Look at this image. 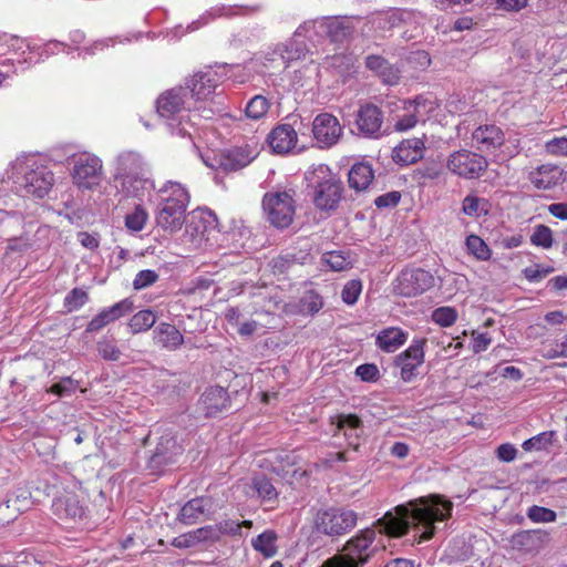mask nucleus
<instances>
[{"label":"nucleus","mask_w":567,"mask_h":567,"mask_svg":"<svg viewBox=\"0 0 567 567\" xmlns=\"http://www.w3.org/2000/svg\"><path fill=\"white\" fill-rule=\"evenodd\" d=\"M362 291V284L360 280H350L348 281L341 291L342 301L349 306L354 305L358 301V298Z\"/></svg>","instance_id":"nucleus-48"},{"label":"nucleus","mask_w":567,"mask_h":567,"mask_svg":"<svg viewBox=\"0 0 567 567\" xmlns=\"http://www.w3.org/2000/svg\"><path fill=\"white\" fill-rule=\"evenodd\" d=\"M156 317L151 310H141L130 320V328L133 333H140L148 330L155 324Z\"/></svg>","instance_id":"nucleus-40"},{"label":"nucleus","mask_w":567,"mask_h":567,"mask_svg":"<svg viewBox=\"0 0 567 567\" xmlns=\"http://www.w3.org/2000/svg\"><path fill=\"white\" fill-rule=\"evenodd\" d=\"M323 261L331 270L342 271L351 267L352 261L349 256L341 251H329L323 255Z\"/></svg>","instance_id":"nucleus-43"},{"label":"nucleus","mask_w":567,"mask_h":567,"mask_svg":"<svg viewBox=\"0 0 567 567\" xmlns=\"http://www.w3.org/2000/svg\"><path fill=\"white\" fill-rule=\"evenodd\" d=\"M260 152L259 143L251 138L234 146L220 155L219 165L225 172H236L248 166Z\"/></svg>","instance_id":"nucleus-14"},{"label":"nucleus","mask_w":567,"mask_h":567,"mask_svg":"<svg viewBox=\"0 0 567 567\" xmlns=\"http://www.w3.org/2000/svg\"><path fill=\"white\" fill-rule=\"evenodd\" d=\"M199 403L205 414L213 416L227 408V391L221 386H210L202 394Z\"/></svg>","instance_id":"nucleus-29"},{"label":"nucleus","mask_w":567,"mask_h":567,"mask_svg":"<svg viewBox=\"0 0 567 567\" xmlns=\"http://www.w3.org/2000/svg\"><path fill=\"white\" fill-rule=\"evenodd\" d=\"M453 504L440 496L430 495L399 505L375 522L380 533L390 537H401L413 532L417 543L430 540L439 529L437 524L450 518Z\"/></svg>","instance_id":"nucleus-1"},{"label":"nucleus","mask_w":567,"mask_h":567,"mask_svg":"<svg viewBox=\"0 0 567 567\" xmlns=\"http://www.w3.org/2000/svg\"><path fill=\"white\" fill-rule=\"evenodd\" d=\"M215 526L220 537L224 535H238L241 530V525L233 519L221 520Z\"/></svg>","instance_id":"nucleus-60"},{"label":"nucleus","mask_w":567,"mask_h":567,"mask_svg":"<svg viewBox=\"0 0 567 567\" xmlns=\"http://www.w3.org/2000/svg\"><path fill=\"white\" fill-rule=\"evenodd\" d=\"M349 186L355 190H364L374 178L372 166L368 163H357L349 172Z\"/></svg>","instance_id":"nucleus-36"},{"label":"nucleus","mask_w":567,"mask_h":567,"mask_svg":"<svg viewBox=\"0 0 567 567\" xmlns=\"http://www.w3.org/2000/svg\"><path fill=\"white\" fill-rule=\"evenodd\" d=\"M269 110V101L262 95H255L246 105L245 112L247 117L259 120L267 114Z\"/></svg>","instance_id":"nucleus-41"},{"label":"nucleus","mask_w":567,"mask_h":567,"mask_svg":"<svg viewBox=\"0 0 567 567\" xmlns=\"http://www.w3.org/2000/svg\"><path fill=\"white\" fill-rule=\"evenodd\" d=\"M559 176L557 166L542 165L529 174V181L538 189H550L558 184Z\"/></svg>","instance_id":"nucleus-34"},{"label":"nucleus","mask_w":567,"mask_h":567,"mask_svg":"<svg viewBox=\"0 0 567 567\" xmlns=\"http://www.w3.org/2000/svg\"><path fill=\"white\" fill-rule=\"evenodd\" d=\"M466 247L468 251L480 260H487L491 257V249L485 241L476 235H470L466 238Z\"/></svg>","instance_id":"nucleus-42"},{"label":"nucleus","mask_w":567,"mask_h":567,"mask_svg":"<svg viewBox=\"0 0 567 567\" xmlns=\"http://www.w3.org/2000/svg\"><path fill=\"white\" fill-rule=\"evenodd\" d=\"M457 319V312L452 307H440L432 312V320L441 327H450Z\"/></svg>","instance_id":"nucleus-47"},{"label":"nucleus","mask_w":567,"mask_h":567,"mask_svg":"<svg viewBox=\"0 0 567 567\" xmlns=\"http://www.w3.org/2000/svg\"><path fill=\"white\" fill-rule=\"evenodd\" d=\"M375 537L373 527L364 528L346 542L340 554L355 567H364L379 550Z\"/></svg>","instance_id":"nucleus-9"},{"label":"nucleus","mask_w":567,"mask_h":567,"mask_svg":"<svg viewBox=\"0 0 567 567\" xmlns=\"http://www.w3.org/2000/svg\"><path fill=\"white\" fill-rule=\"evenodd\" d=\"M383 122L381 110L373 104H365L360 107L357 114V126L360 133L368 137H377Z\"/></svg>","instance_id":"nucleus-22"},{"label":"nucleus","mask_w":567,"mask_h":567,"mask_svg":"<svg viewBox=\"0 0 567 567\" xmlns=\"http://www.w3.org/2000/svg\"><path fill=\"white\" fill-rule=\"evenodd\" d=\"M424 150L425 145L421 138H408L393 150V159L401 165H410L423 157Z\"/></svg>","instance_id":"nucleus-28"},{"label":"nucleus","mask_w":567,"mask_h":567,"mask_svg":"<svg viewBox=\"0 0 567 567\" xmlns=\"http://www.w3.org/2000/svg\"><path fill=\"white\" fill-rule=\"evenodd\" d=\"M361 22V19L322 18L309 23L310 29H315L317 33H326L331 41L341 42L350 37L355 25Z\"/></svg>","instance_id":"nucleus-17"},{"label":"nucleus","mask_w":567,"mask_h":567,"mask_svg":"<svg viewBox=\"0 0 567 567\" xmlns=\"http://www.w3.org/2000/svg\"><path fill=\"white\" fill-rule=\"evenodd\" d=\"M86 301V291L80 288H74L66 295L64 299V305L69 309V311H72L81 308Z\"/></svg>","instance_id":"nucleus-49"},{"label":"nucleus","mask_w":567,"mask_h":567,"mask_svg":"<svg viewBox=\"0 0 567 567\" xmlns=\"http://www.w3.org/2000/svg\"><path fill=\"white\" fill-rule=\"evenodd\" d=\"M408 333L400 328H388L379 332L378 347L385 352H394L405 343Z\"/></svg>","instance_id":"nucleus-35"},{"label":"nucleus","mask_w":567,"mask_h":567,"mask_svg":"<svg viewBox=\"0 0 567 567\" xmlns=\"http://www.w3.org/2000/svg\"><path fill=\"white\" fill-rule=\"evenodd\" d=\"M158 192L162 202L156 215L157 225L169 231L181 229L190 199L188 190L181 183L168 181Z\"/></svg>","instance_id":"nucleus-4"},{"label":"nucleus","mask_w":567,"mask_h":567,"mask_svg":"<svg viewBox=\"0 0 567 567\" xmlns=\"http://www.w3.org/2000/svg\"><path fill=\"white\" fill-rule=\"evenodd\" d=\"M534 246L548 249L553 246V231L548 226L537 225L530 236Z\"/></svg>","instance_id":"nucleus-44"},{"label":"nucleus","mask_w":567,"mask_h":567,"mask_svg":"<svg viewBox=\"0 0 567 567\" xmlns=\"http://www.w3.org/2000/svg\"><path fill=\"white\" fill-rule=\"evenodd\" d=\"M342 133L338 118L329 113L317 115L312 123V134L319 147L334 145Z\"/></svg>","instance_id":"nucleus-16"},{"label":"nucleus","mask_w":567,"mask_h":567,"mask_svg":"<svg viewBox=\"0 0 567 567\" xmlns=\"http://www.w3.org/2000/svg\"><path fill=\"white\" fill-rule=\"evenodd\" d=\"M433 275L424 269H405L398 277L395 291L403 297H415L434 286Z\"/></svg>","instance_id":"nucleus-13"},{"label":"nucleus","mask_w":567,"mask_h":567,"mask_svg":"<svg viewBox=\"0 0 567 567\" xmlns=\"http://www.w3.org/2000/svg\"><path fill=\"white\" fill-rule=\"evenodd\" d=\"M212 230L203 214L193 212L186 220L185 229L179 237L181 245L188 251L205 249L208 246Z\"/></svg>","instance_id":"nucleus-12"},{"label":"nucleus","mask_w":567,"mask_h":567,"mask_svg":"<svg viewBox=\"0 0 567 567\" xmlns=\"http://www.w3.org/2000/svg\"><path fill=\"white\" fill-rule=\"evenodd\" d=\"M553 271V268H543L538 265L527 267L524 270L526 279L529 281H539Z\"/></svg>","instance_id":"nucleus-61"},{"label":"nucleus","mask_w":567,"mask_h":567,"mask_svg":"<svg viewBox=\"0 0 567 567\" xmlns=\"http://www.w3.org/2000/svg\"><path fill=\"white\" fill-rule=\"evenodd\" d=\"M197 535V540L200 543H216L220 539V536L217 532L215 525H208L200 528L195 529Z\"/></svg>","instance_id":"nucleus-56"},{"label":"nucleus","mask_w":567,"mask_h":567,"mask_svg":"<svg viewBox=\"0 0 567 567\" xmlns=\"http://www.w3.org/2000/svg\"><path fill=\"white\" fill-rule=\"evenodd\" d=\"M337 420L336 434L342 433L349 445L357 450L363 433L361 420L354 414L339 415Z\"/></svg>","instance_id":"nucleus-31"},{"label":"nucleus","mask_w":567,"mask_h":567,"mask_svg":"<svg viewBox=\"0 0 567 567\" xmlns=\"http://www.w3.org/2000/svg\"><path fill=\"white\" fill-rule=\"evenodd\" d=\"M551 436V432H543L536 436L526 440L522 446L525 451H540L550 443Z\"/></svg>","instance_id":"nucleus-52"},{"label":"nucleus","mask_w":567,"mask_h":567,"mask_svg":"<svg viewBox=\"0 0 567 567\" xmlns=\"http://www.w3.org/2000/svg\"><path fill=\"white\" fill-rule=\"evenodd\" d=\"M491 210V204L486 198L475 194H468L462 202V212L472 218H481L486 216Z\"/></svg>","instance_id":"nucleus-38"},{"label":"nucleus","mask_w":567,"mask_h":567,"mask_svg":"<svg viewBox=\"0 0 567 567\" xmlns=\"http://www.w3.org/2000/svg\"><path fill=\"white\" fill-rule=\"evenodd\" d=\"M546 151L557 156H567V138L556 137L546 143Z\"/></svg>","instance_id":"nucleus-58"},{"label":"nucleus","mask_w":567,"mask_h":567,"mask_svg":"<svg viewBox=\"0 0 567 567\" xmlns=\"http://www.w3.org/2000/svg\"><path fill=\"white\" fill-rule=\"evenodd\" d=\"M472 140L477 150L489 152L503 145L505 135L498 126L485 124L473 132Z\"/></svg>","instance_id":"nucleus-23"},{"label":"nucleus","mask_w":567,"mask_h":567,"mask_svg":"<svg viewBox=\"0 0 567 567\" xmlns=\"http://www.w3.org/2000/svg\"><path fill=\"white\" fill-rule=\"evenodd\" d=\"M103 163L93 154H81L74 159L73 183L81 189H94L102 182Z\"/></svg>","instance_id":"nucleus-11"},{"label":"nucleus","mask_w":567,"mask_h":567,"mask_svg":"<svg viewBox=\"0 0 567 567\" xmlns=\"http://www.w3.org/2000/svg\"><path fill=\"white\" fill-rule=\"evenodd\" d=\"M278 535L274 529H266L251 539V547L265 558H272L278 553Z\"/></svg>","instance_id":"nucleus-37"},{"label":"nucleus","mask_w":567,"mask_h":567,"mask_svg":"<svg viewBox=\"0 0 567 567\" xmlns=\"http://www.w3.org/2000/svg\"><path fill=\"white\" fill-rule=\"evenodd\" d=\"M365 66L386 85H396L401 79V70L381 55H368Z\"/></svg>","instance_id":"nucleus-26"},{"label":"nucleus","mask_w":567,"mask_h":567,"mask_svg":"<svg viewBox=\"0 0 567 567\" xmlns=\"http://www.w3.org/2000/svg\"><path fill=\"white\" fill-rule=\"evenodd\" d=\"M221 79L223 76L213 68L199 71L188 79L185 87L188 89V96L194 105L197 102L206 101L214 93Z\"/></svg>","instance_id":"nucleus-15"},{"label":"nucleus","mask_w":567,"mask_h":567,"mask_svg":"<svg viewBox=\"0 0 567 567\" xmlns=\"http://www.w3.org/2000/svg\"><path fill=\"white\" fill-rule=\"evenodd\" d=\"M147 217L148 215L145 209L137 205L132 213L126 215L125 226L132 231H141L146 224Z\"/></svg>","instance_id":"nucleus-45"},{"label":"nucleus","mask_w":567,"mask_h":567,"mask_svg":"<svg viewBox=\"0 0 567 567\" xmlns=\"http://www.w3.org/2000/svg\"><path fill=\"white\" fill-rule=\"evenodd\" d=\"M99 354L110 361H117L121 357L120 349L111 341H100L97 343Z\"/></svg>","instance_id":"nucleus-54"},{"label":"nucleus","mask_w":567,"mask_h":567,"mask_svg":"<svg viewBox=\"0 0 567 567\" xmlns=\"http://www.w3.org/2000/svg\"><path fill=\"white\" fill-rule=\"evenodd\" d=\"M320 567H355V565L338 553L326 559Z\"/></svg>","instance_id":"nucleus-64"},{"label":"nucleus","mask_w":567,"mask_h":567,"mask_svg":"<svg viewBox=\"0 0 567 567\" xmlns=\"http://www.w3.org/2000/svg\"><path fill=\"white\" fill-rule=\"evenodd\" d=\"M182 446L177 443L175 436L165 434L161 436L159 442L150 460L154 467L172 463L174 457L182 454Z\"/></svg>","instance_id":"nucleus-27"},{"label":"nucleus","mask_w":567,"mask_h":567,"mask_svg":"<svg viewBox=\"0 0 567 567\" xmlns=\"http://www.w3.org/2000/svg\"><path fill=\"white\" fill-rule=\"evenodd\" d=\"M244 493L249 498H257L262 503H272L278 498V491L265 475L254 476L249 483L244 484Z\"/></svg>","instance_id":"nucleus-25"},{"label":"nucleus","mask_w":567,"mask_h":567,"mask_svg":"<svg viewBox=\"0 0 567 567\" xmlns=\"http://www.w3.org/2000/svg\"><path fill=\"white\" fill-rule=\"evenodd\" d=\"M104 310L107 313L110 321L112 322L128 313L132 310V302L127 299H124Z\"/></svg>","instance_id":"nucleus-55"},{"label":"nucleus","mask_w":567,"mask_h":567,"mask_svg":"<svg viewBox=\"0 0 567 567\" xmlns=\"http://www.w3.org/2000/svg\"><path fill=\"white\" fill-rule=\"evenodd\" d=\"M306 179L315 188L313 203L320 210H333L342 198V184L328 165L320 164L306 173Z\"/></svg>","instance_id":"nucleus-6"},{"label":"nucleus","mask_w":567,"mask_h":567,"mask_svg":"<svg viewBox=\"0 0 567 567\" xmlns=\"http://www.w3.org/2000/svg\"><path fill=\"white\" fill-rule=\"evenodd\" d=\"M52 509L54 515L64 522L76 523L85 516V507L81 504L79 496L73 493H65L55 497Z\"/></svg>","instance_id":"nucleus-19"},{"label":"nucleus","mask_w":567,"mask_h":567,"mask_svg":"<svg viewBox=\"0 0 567 567\" xmlns=\"http://www.w3.org/2000/svg\"><path fill=\"white\" fill-rule=\"evenodd\" d=\"M401 199V194L399 192H390L384 195H381L375 198L374 204L377 207H393L395 206Z\"/></svg>","instance_id":"nucleus-63"},{"label":"nucleus","mask_w":567,"mask_h":567,"mask_svg":"<svg viewBox=\"0 0 567 567\" xmlns=\"http://www.w3.org/2000/svg\"><path fill=\"white\" fill-rule=\"evenodd\" d=\"M496 455L498 460L509 463L516 458L517 450L513 444L504 443L497 447Z\"/></svg>","instance_id":"nucleus-62"},{"label":"nucleus","mask_w":567,"mask_h":567,"mask_svg":"<svg viewBox=\"0 0 567 567\" xmlns=\"http://www.w3.org/2000/svg\"><path fill=\"white\" fill-rule=\"evenodd\" d=\"M267 141L275 153L287 154L296 147L298 134L292 125L279 124L270 131Z\"/></svg>","instance_id":"nucleus-21"},{"label":"nucleus","mask_w":567,"mask_h":567,"mask_svg":"<svg viewBox=\"0 0 567 567\" xmlns=\"http://www.w3.org/2000/svg\"><path fill=\"white\" fill-rule=\"evenodd\" d=\"M11 178L27 194L39 198L49 193L54 182L52 172L32 155L18 157L13 162Z\"/></svg>","instance_id":"nucleus-3"},{"label":"nucleus","mask_w":567,"mask_h":567,"mask_svg":"<svg viewBox=\"0 0 567 567\" xmlns=\"http://www.w3.org/2000/svg\"><path fill=\"white\" fill-rule=\"evenodd\" d=\"M310 30V23L300 25L295 32L293 39L287 43L280 53L281 60L285 63L299 60L306 55L308 49L301 38L306 37V33Z\"/></svg>","instance_id":"nucleus-33"},{"label":"nucleus","mask_w":567,"mask_h":567,"mask_svg":"<svg viewBox=\"0 0 567 567\" xmlns=\"http://www.w3.org/2000/svg\"><path fill=\"white\" fill-rule=\"evenodd\" d=\"M424 103H425V99H423L422 96H417L413 101H409L408 102L409 106H405V110H410L413 106L414 113L406 114V115L402 116L401 118H399L394 126L395 130L403 132V131L413 128L417 123V115H416V113L419 112L417 109L421 105H424Z\"/></svg>","instance_id":"nucleus-39"},{"label":"nucleus","mask_w":567,"mask_h":567,"mask_svg":"<svg viewBox=\"0 0 567 567\" xmlns=\"http://www.w3.org/2000/svg\"><path fill=\"white\" fill-rule=\"evenodd\" d=\"M355 374L367 382L375 381L379 375V370L375 364H361L355 369Z\"/></svg>","instance_id":"nucleus-59"},{"label":"nucleus","mask_w":567,"mask_h":567,"mask_svg":"<svg viewBox=\"0 0 567 567\" xmlns=\"http://www.w3.org/2000/svg\"><path fill=\"white\" fill-rule=\"evenodd\" d=\"M212 501L209 497H196L188 501L181 508L178 520L185 525H194L210 514Z\"/></svg>","instance_id":"nucleus-24"},{"label":"nucleus","mask_w":567,"mask_h":567,"mask_svg":"<svg viewBox=\"0 0 567 567\" xmlns=\"http://www.w3.org/2000/svg\"><path fill=\"white\" fill-rule=\"evenodd\" d=\"M195 107L192 99L188 96V89L176 86L162 93L156 101V111L158 116L165 121V124L177 134L185 136L188 134L184 122L188 118V113Z\"/></svg>","instance_id":"nucleus-5"},{"label":"nucleus","mask_w":567,"mask_h":567,"mask_svg":"<svg viewBox=\"0 0 567 567\" xmlns=\"http://www.w3.org/2000/svg\"><path fill=\"white\" fill-rule=\"evenodd\" d=\"M550 542V534L545 529L522 530L513 535L512 545L525 553H538Z\"/></svg>","instance_id":"nucleus-20"},{"label":"nucleus","mask_w":567,"mask_h":567,"mask_svg":"<svg viewBox=\"0 0 567 567\" xmlns=\"http://www.w3.org/2000/svg\"><path fill=\"white\" fill-rule=\"evenodd\" d=\"M262 207L269 223L277 228H287L293 220L296 207L291 190L267 193Z\"/></svg>","instance_id":"nucleus-8"},{"label":"nucleus","mask_w":567,"mask_h":567,"mask_svg":"<svg viewBox=\"0 0 567 567\" xmlns=\"http://www.w3.org/2000/svg\"><path fill=\"white\" fill-rule=\"evenodd\" d=\"M358 524V514L347 507H327L317 512L315 527L318 533L339 537L351 532Z\"/></svg>","instance_id":"nucleus-7"},{"label":"nucleus","mask_w":567,"mask_h":567,"mask_svg":"<svg viewBox=\"0 0 567 567\" xmlns=\"http://www.w3.org/2000/svg\"><path fill=\"white\" fill-rule=\"evenodd\" d=\"M112 184L117 194L140 200L154 188V183L148 177L147 164L141 154L133 151H123L114 158Z\"/></svg>","instance_id":"nucleus-2"},{"label":"nucleus","mask_w":567,"mask_h":567,"mask_svg":"<svg viewBox=\"0 0 567 567\" xmlns=\"http://www.w3.org/2000/svg\"><path fill=\"white\" fill-rule=\"evenodd\" d=\"M154 340L157 344L169 351H175L185 343V339L179 330L167 322H161L154 329Z\"/></svg>","instance_id":"nucleus-32"},{"label":"nucleus","mask_w":567,"mask_h":567,"mask_svg":"<svg viewBox=\"0 0 567 567\" xmlns=\"http://www.w3.org/2000/svg\"><path fill=\"white\" fill-rule=\"evenodd\" d=\"M199 544L195 530L182 534L172 540V545L175 548H189Z\"/></svg>","instance_id":"nucleus-57"},{"label":"nucleus","mask_w":567,"mask_h":567,"mask_svg":"<svg viewBox=\"0 0 567 567\" xmlns=\"http://www.w3.org/2000/svg\"><path fill=\"white\" fill-rule=\"evenodd\" d=\"M396 22V18L394 13L391 12H380L373 14L365 21H362V34L365 37H383L384 33L391 30Z\"/></svg>","instance_id":"nucleus-30"},{"label":"nucleus","mask_w":567,"mask_h":567,"mask_svg":"<svg viewBox=\"0 0 567 567\" xmlns=\"http://www.w3.org/2000/svg\"><path fill=\"white\" fill-rule=\"evenodd\" d=\"M158 280V274L155 270L145 269L136 274L133 280V287L136 290L147 288Z\"/></svg>","instance_id":"nucleus-50"},{"label":"nucleus","mask_w":567,"mask_h":567,"mask_svg":"<svg viewBox=\"0 0 567 567\" xmlns=\"http://www.w3.org/2000/svg\"><path fill=\"white\" fill-rule=\"evenodd\" d=\"M486 158L468 150L455 151L449 155L447 169L465 179L478 178L487 168Z\"/></svg>","instance_id":"nucleus-10"},{"label":"nucleus","mask_w":567,"mask_h":567,"mask_svg":"<svg viewBox=\"0 0 567 567\" xmlns=\"http://www.w3.org/2000/svg\"><path fill=\"white\" fill-rule=\"evenodd\" d=\"M425 340H414L411 346L395 359V364L401 369V378L409 382L415 377L416 368L424 361Z\"/></svg>","instance_id":"nucleus-18"},{"label":"nucleus","mask_w":567,"mask_h":567,"mask_svg":"<svg viewBox=\"0 0 567 567\" xmlns=\"http://www.w3.org/2000/svg\"><path fill=\"white\" fill-rule=\"evenodd\" d=\"M78 388V382L74 381L72 378L68 377L62 379L59 383L53 384L49 392L58 395V396H66L71 395L75 392Z\"/></svg>","instance_id":"nucleus-53"},{"label":"nucleus","mask_w":567,"mask_h":567,"mask_svg":"<svg viewBox=\"0 0 567 567\" xmlns=\"http://www.w3.org/2000/svg\"><path fill=\"white\" fill-rule=\"evenodd\" d=\"M231 8L226 7L210 9L209 11L204 13L197 21L193 22L188 28H190L193 31L197 30L200 27L207 24L210 20H213L216 17L231 14Z\"/></svg>","instance_id":"nucleus-51"},{"label":"nucleus","mask_w":567,"mask_h":567,"mask_svg":"<svg viewBox=\"0 0 567 567\" xmlns=\"http://www.w3.org/2000/svg\"><path fill=\"white\" fill-rule=\"evenodd\" d=\"M527 517L534 523H553L557 514L550 508L533 505L527 509Z\"/></svg>","instance_id":"nucleus-46"}]
</instances>
